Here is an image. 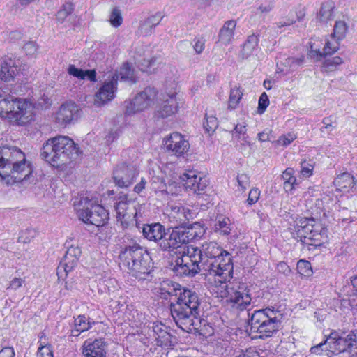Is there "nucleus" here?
Returning <instances> with one entry per match:
<instances>
[{
    "instance_id": "obj_14",
    "label": "nucleus",
    "mask_w": 357,
    "mask_h": 357,
    "mask_svg": "<svg viewBox=\"0 0 357 357\" xmlns=\"http://www.w3.org/2000/svg\"><path fill=\"white\" fill-rule=\"evenodd\" d=\"M137 175V170L134 165L121 163L114 169L113 179L118 187L128 188L135 181Z\"/></svg>"
},
{
    "instance_id": "obj_48",
    "label": "nucleus",
    "mask_w": 357,
    "mask_h": 357,
    "mask_svg": "<svg viewBox=\"0 0 357 357\" xmlns=\"http://www.w3.org/2000/svg\"><path fill=\"white\" fill-rule=\"evenodd\" d=\"M314 169L313 165L310 162V161L307 162L306 160H303L301 162V174L305 177H309L312 174V171Z\"/></svg>"
},
{
    "instance_id": "obj_2",
    "label": "nucleus",
    "mask_w": 357,
    "mask_h": 357,
    "mask_svg": "<svg viewBox=\"0 0 357 357\" xmlns=\"http://www.w3.org/2000/svg\"><path fill=\"white\" fill-rule=\"evenodd\" d=\"M201 304L198 294L184 288L179 292L176 303L169 305L172 319L176 326L183 331L204 337L210 336L213 331L208 321L199 315Z\"/></svg>"
},
{
    "instance_id": "obj_39",
    "label": "nucleus",
    "mask_w": 357,
    "mask_h": 357,
    "mask_svg": "<svg viewBox=\"0 0 357 357\" xmlns=\"http://www.w3.org/2000/svg\"><path fill=\"white\" fill-rule=\"evenodd\" d=\"M243 96V91L239 87L235 86L230 91L229 108L235 109L239 103Z\"/></svg>"
},
{
    "instance_id": "obj_47",
    "label": "nucleus",
    "mask_w": 357,
    "mask_h": 357,
    "mask_svg": "<svg viewBox=\"0 0 357 357\" xmlns=\"http://www.w3.org/2000/svg\"><path fill=\"white\" fill-rule=\"evenodd\" d=\"M349 342L352 343L351 347H349V354L357 357V330L352 331L349 333Z\"/></svg>"
},
{
    "instance_id": "obj_56",
    "label": "nucleus",
    "mask_w": 357,
    "mask_h": 357,
    "mask_svg": "<svg viewBox=\"0 0 357 357\" xmlns=\"http://www.w3.org/2000/svg\"><path fill=\"white\" fill-rule=\"evenodd\" d=\"M68 73L69 75H73L80 79H83L84 70L80 68H76L74 65H70L68 68Z\"/></svg>"
},
{
    "instance_id": "obj_35",
    "label": "nucleus",
    "mask_w": 357,
    "mask_h": 357,
    "mask_svg": "<svg viewBox=\"0 0 357 357\" xmlns=\"http://www.w3.org/2000/svg\"><path fill=\"white\" fill-rule=\"evenodd\" d=\"M347 30L348 26L344 21H336L332 36L336 38L337 40H342L345 37Z\"/></svg>"
},
{
    "instance_id": "obj_24",
    "label": "nucleus",
    "mask_w": 357,
    "mask_h": 357,
    "mask_svg": "<svg viewBox=\"0 0 357 357\" xmlns=\"http://www.w3.org/2000/svg\"><path fill=\"white\" fill-rule=\"evenodd\" d=\"M168 215L176 224H185L190 213L181 204H168L166 207Z\"/></svg>"
},
{
    "instance_id": "obj_51",
    "label": "nucleus",
    "mask_w": 357,
    "mask_h": 357,
    "mask_svg": "<svg viewBox=\"0 0 357 357\" xmlns=\"http://www.w3.org/2000/svg\"><path fill=\"white\" fill-rule=\"evenodd\" d=\"M328 344L326 342V340L324 342H322L314 347H312L310 349L311 354H314L317 355H319L322 354L324 351H326V354L328 353Z\"/></svg>"
},
{
    "instance_id": "obj_13",
    "label": "nucleus",
    "mask_w": 357,
    "mask_h": 357,
    "mask_svg": "<svg viewBox=\"0 0 357 357\" xmlns=\"http://www.w3.org/2000/svg\"><path fill=\"white\" fill-rule=\"evenodd\" d=\"M157 93L154 87H146L143 91L139 93L131 102L128 103L126 106V114L132 115L150 107L154 102Z\"/></svg>"
},
{
    "instance_id": "obj_25",
    "label": "nucleus",
    "mask_w": 357,
    "mask_h": 357,
    "mask_svg": "<svg viewBox=\"0 0 357 357\" xmlns=\"http://www.w3.org/2000/svg\"><path fill=\"white\" fill-rule=\"evenodd\" d=\"M20 69L10 58H6L1 64L0 77L5 82L13 81Z\"/></svg>"
},
{
    "instance_id": "obj_20",
    "label": "nucleus",
    "mask_w": 357,
    "mask_h": 357,
    "mask_svg": "<svg viewBox=\"0 0 357 357\" xmlns=\"http://www.w3.org/2000/svg\"><path fill=\"white\" fill-rule=\"evenodd\" d=\"M78 115V106L73 102H68L60 107L56 114V121L60 125H65L76 120Z\"/></svg>"
},
{
    "instance_id": "obj_44",
    "label": "nucleus",
    "mask_w": 357,
    "mask_h": 357,
    "mask_svg": "<svg viewBox=\"0 0 357 357\" xmlns=\"http://www.w3.org/2000/svg\"><path fill=\"white\" fill-rule=\"evenodd\" d=\"M206 122L203 124L205 130L207 132H214L218 126L217 118L213 115L207 116L206 114Z\"/></svg>"
},
{
    "instance_id": "obj_6",
    "label": "nucleus",
    "mask_w": 357,
    "mask_h": 357,
    "mask_svg": "<svg viewBox=\"0 0 357 357\" xmlns=\"http://www.w3.org/2000/svg\"><path fill=\"white\" fill-rule=\"evenodd\" d=\"M34 105L26 99L10 95L4 98L0 95V115L6 116L10 122L24 126L33 120Z\"/></svg>"
},
{
    "instance_id": "obj_9",
    "label": "nucleus",
    "mask_w": 357,
    "mask_h": 357,
    "mask_svg": "<svg viewBox=\"0 0 357 357\" xmlns=\"http://www.w3.org/2000/svg\"><path fill=\"white\" fill-rule=\"evenodd\" d=\"M204 229L199 223L195 222L190 227H175L168 228L166 241L163 243V251H172L188 244L190 241L202 237Z\"/></svg>"
},
{
    "instance_id": "obj_8",
    "label": "nucleus",
    "mask_w": 357,
    "mask_h": 357,
    "mask_svg": "<svg viewBox=\"0 0 357 357\" xmlns=\"http://www.w3.org/2000/svg\"><path fill=\"white\" fill-rule=\"evenodd\" d=\"M280 316L279 312L269 307L255 310L252 314L248 312L250 331L259 333L260 338L271 337L279 331Z\"/></svg>"
},
{
    "instance_id": "obj_50",
    "label": "nucleus",
    "mask_w": 357,
    "mask_h": 357,
    "mask_svg": "<svg viewBox=\"0 0 357 357\" xmlns=\"http://www.w3.org/2000/svg\"><path fill=\"white\" fill-rule=\"evenodd\" d=\"M162 19V16L160 13H156L154 15H151L147 19L144 20V26H151L153 28H155L159 23L160 22L161 20Z\"/></svg>"
},
{
    "instance_id": "obj_31",
    "label": "nucleus",
    "mask_w": 357,
    "mask_h": 357,
    "mask_svg": "<svg viewBox=\"0 0 357 357\" xmlns=\"http://www.w3.org/2000/svg\"><path fill=\"white\" fill-rule=\"evenodd\" d=\"M335 3L332 1H328L322 3L318 17L320 21L327 22L334 18Z\"/></svg>"
},
{
    "instance_id": "obj_33",
    "label": "nucleus",
    "mask_w": 357,
    "mask_h": 357,
    "mask_svg": "<svg viewBox=\"0 0 357 357\" xmlns=\"http://www.w3.org/2000/svg\"><path fill=\"white\" fill-rule=\"evenodd\" d=\"M167 295L168 299L169 300V305L174 304L177 301V298H178L179 292L181 293L182 289H184L185 287H182L181 284L175 282H169L167 284Z\"/></svg>"
},
{
    "instance_id": "obj_62",
    "label": "nucleus",
    "mask_w": 357,
    "mask_h": 357,
    "mask_svg": "<svg viewBox=\"0 0 357 357\" xmlns=\"http://www.w3.org/2000/svg\"><path fill=\"white\" fill-rule=\"evenodd\" d=\"M273 8L274 3L273 1H269L265 4H261L258 9L261 13H268L273 9Z\"/></svg>"
},
{
    "instance_id": "obj_42",
    "label": "nucleus",
    "mask_w": 357,
    "mask_h": 357,
    "mask_svg": "<svg viewBox=\"0 0 357 357\" xmlns=\"http://www.w3.org/2000/svg\"><path fill=\"white\" fill-rule=\"evenodd\" d=\"M36 236V231L33 229H26L22 231L18 237V242L23 243H30Z\"/></svg>"
},
{
    "instance_id": "obj_55",
    "label": "nucleus",
    "mask_w": 357,
    "mask_h": 357,
    "mask_svg": "<svg viewBox=\"0 0 357 357\" xmlns=\"http://www.w3.org/2000/svg\"><path fill=\"white\" fill-rule=\"evenodd\" d=\"M259 190L257 188H253L250 190L248 195V198L247 199V203L249 205H252L256 203L259 197Z\"/></svg>"
},
{
    "instance_id": "obj_11",
    "label": "nucleus",
    "mask_w": 357,
    "mask_h": 357,
    "mask_svg": "<svg viewBox=\"0 0 357 357\" xmlns=\"http://www.w3.org/2000/svg\"><path fill=\"white\" fill-rule=\"evenodd\" d=\"M194 252L190 246H188L187 250L180 252L172 263V271L177 276L193 277L203 270L197 260L198 255Z\"/></svg>"
},
{
    "instance_id": "obj_17",
    "label": "nucleus",
    "mask_w": 357,
    "mask_h": 357,
    "mask_svg": "<svg viewBox=\"0 0 357 357\" xmlns=\"http://www.w3.org/2000/svg\"><path fill=\"white\" fill-rule=\"evenodd\" d=\"M164 146L172 155L179 157L188 151L190 144L182 135L173 132L164 139Z\"/></svg>"
},
{
    "instance_id": "obj_41",
    "label": "nucleus",
    "mask_w": 357,
    "mask_h": 357,
    "mask_svg": "<svg viewBox=\"0 0 357 357\" xmlns=\"http://www.w3.org/2000/svg\"><path fill=\"white\" fill-rule=\"evenodd\" d=\"M134 70L132 69L131 66L128 63H125L121 67L119 75H116V77L119 76L121 79L124 80H132L134 76Z\"/></svg>"
},
{
    "instance_id": "obj_58",
    "label": "nucleus",
    "mask_w": 357,
    "mask_h": 357,
    "mask_svg": "<svg viewBox=\"0 0 357 357\" xmlns=\"http://www.w3.org/2000/svg\"><path fill=\"white\" fill-rule=\"evenodd\" d=\"M24 282V280L20 278H13L9 284V286L7 287V289H13L16 290L20 288L22 284Z\"/></svg>"
},
{
    "instance_id": "obj_63",
    "label": "nucleus",
    "mask_w": 357,
    "mask_h": 357,
    "mask_svg": "<svg viewBox=\"0 0 357 357\" xmlns=\"http://www.w3.org/2000/svg\"><path fill=\"white\" fill-rule=\"evenodd\" d=\"M0 357H15V351L13 347H4L0 351Z\"/></svg>"
},
{
    "instance_id": "obj_46",
    "label": "nucleus",
    "mask_w": 357,
    "mask_h": 357,
    "mask_svg": "<svg viewBox=\"0 0 357 357\" xmlns=\"http://www.w3.org/2000/svg\"><path fill=\"white\" fill-rule=\"evenodd\" d=\"M296 22L294 17V13L290 12L287 16L282 17L280 20L275 23L277 28L280 29L284 26H291Z\"/></svg>"
},
{
    "instance_id": "obj_3",
    "label": "nucleus",
    "mask_w": 357,
    "mask_h": 357,
    "mask_svg": "<svg viewBox=\"0 0 357 357\" xmlns=\"http://www.w3.org/2000/svg\"><path fill=\"white\" fill-rule=\"evenodd\" d=\"M121 245L119 257L121 264L132 276L145 280L152 270L151 258L147 251L136 240L125 236Z\"/></svg>"
},
{
    "instance_id": "obj_40",
    "label": "nucleus",
    "mask_w": 357,
    "mask_h": 357,
    "mask_svg": "<svg viewBox=\"0 0 357 357\" xmlns=\"http://www.w3.org/2000/svg\"><path fill=\"white\" fill-rule=\"evenodd\" d=\"M298 272L303 276L309 277L312 274L311 264L306 260H299L297 263Z\"/></svg>"
},
{
    "instance_id": "obj_29",
    "label": "nucleus",
    "mask_w": 357,
    "mask_h": 357,
    "mask_svg": "<svg viewBox=\"0 0 357 357\" xmlns=\"http://www.w3.org/2000/svg\"><path fill=\"white\" fill-rule=\"evenodd\" d=\"M232 229L231 221L227 217L219 216L216 218L214 225V231L223 236H228Z\"/></svg>"
},
{
    "instance_id": "obj_12",
    "label": "nucleus",
    "mask_w": 357,
    "mask_h": 357,
    "mask_svg": "<svg viewBox=\"0 0 357 357\" xmlns=\"http://www.w3.org/2000/svg\"><path fill=\"white\" fill-rule=\"evenodd\" d=\"M114 208L116 218L121 220L122 225L128 227L130 224H137V218L140 215L142 206L135 199L128 198V195H123L115 203Z\"/></svg>"
},
{
    "instance_id": "obj_5",
    "label": "nucleus",
    "mask_w": 357,
    "mask_h": 357,
    "mask_svg": "<svg viewBox=\"0 0 357 357\" xmlns=\"http://www.w3.org/2000/svg\"><path fill=\"white\" fill-rule=\"evenodd\" d=\"M32 174L30 162L17 146H0V176L10 177L14 182L27 180Z\"/></svg>"
},
{
    "instance_id": "obj_16",
    "label": "nucleus",
    "mask_w": 357,
    "mask_h": 357,
    "mask_svg": "<svg viewBox=\"0 0 357 357\" xmlns=\"http://www.w3.org/2000/svg\"><path fill=\"white\" fill-rule=\"evenodd\" d=\"M144 236L150 241L156 243L158 248L163 251V243L166 241L167 229L159 222L144 225L142 227Z\"/></svg>"
},
{
    "instance_id": "obj_45",
    "label": "nucleus",
    "mask_w": 357,
    "mask_h": 357,
    "mask_svg": "<svg viewBox=\"0 0 357 357\" xmlns=\"http://www.w3.org/2000/svg\"><path fill=\"white\" fill-rule=\"evenodd\" d=\"M122 21L121 11L116 8H114L109 18L111 24L114 27H118L122 24Z\"/></svg>"
},
{
    "instance_id": "obj_38",
    "label": "nucleus",
    "mask_w": 357,
    "mask_h": 357,
    "mask_svg": "<svg viewBox=\"0 0 357 357\" xmlns=\"http://www.w3.org/2000/svg\"><path fill=\"white\" fill-rule=\"evenodd\" d=\"M74 10V6L72 3L67 2L64 3L61 8L56 13V20L59 23H63L65 20L69 16Z\"/></svg>"
},
{
    "instance_id": "obj_18",
    "label": "nucleus",
    "mask_w": 357,
    "mask_h": 357,
    "mask_svg": "<svg viewBox=\"0 0 357 357\" xmlns=\"http://www.w3.org/2000/svg\"><path fill=\"white\" fill-rule=\"evenodd\" d=\"M180 178L187 190L194 193L202 194L208 185V180L205 176L197 174L195 171L183 174Z\"/></svg>"
},
{
    "instance_id": "obj_52",
    "label": "nucleus",
    "mask_w": 357,
    "mask_h": 357,
    "mask_svg": "<svg viewBox=\"0 0 357 357\" xmlns=\"http://www.w3.org/2000/svg\"><path fill=\"white\" fill-rule=\"evenodd\" d=\"M342 63V59L340 56H335L332 59H326L324 62V66L328 70H332L333 68L337 66Z\"/></svg>"
},
{
    "instance_id": "obj_32",
    "label": "nucleus",
    "mask_w": 357,
    "mask_h": 357,
    "mask_svg": "<svg viewBox=\"0 0 357 357\" xmlns=\"http://www.w3.org/2000/svg\"><path fill=\"white\" fill-rule=\"evenodd\" d=\"M160 65V63L158 61L156 58H152L151 59H144L137 63L140 70L149 74L155 73Z\"/></svg>"
},
{
    "instance_id": "obj_36",
    "label": "nucleus",
    "mask_w": 357,
    "mask_h": 357,
    "mask_svg": "<svg viewBox=\"0 0 357 357\" xmlns=\"http://www.w3.org/2000/svg\"><path fill=\"white\" fill-rule=\"evenodd\" d=\"M338 49L339 43L337 40H334L333 42L327 40L325 43L323 51L320 52L319 50H316V53L319 57H325L327 55H331L335 53L338 50Z\"/></svg>"
},
{
    "instance_id": "obj_22",
    "label": "nucleus",
    "mask_w": 357,
    "mask_h": 357,
    "mask_svg": "<svg viewBox=\"0 0 357 357\" xmlns=\"http://www.w3.org/2000/svg\"><path fill=\"white\" fill-rule=\"evenodd\" d=\"M117 88V78L113 77L112 80L105 82L95 95V105L100 106L112 100L115 96Z\"/></svg>"
},
{
    "instance_id": "obj_61",
    "label": "nucleus",
    "mask_w": 357,
    "mask_h": 357,
    "mask_svg": "<svg viewBox=\"0 0 357 357\" xmlns=\"http://www.w3.org/2000/svg\"><path fill=\"white\" fill-rule=\"evenodd\" d=\"M322 123L324 125V126L320 128L321 132H324L325 130H330V131H331L333 129V127L332 126L331 117L324 118L322 120Z\"/></svg>"
},
{
    "instance_id": "obj_30",
    "label": "nucleus",
    "mask_w": 357,
    "mask_h": 357,
    "mask_svg": "<svg viewBox=\"0 0 357 357\" xmlns=\"http://www.w3.org/2000/svg\"><path fill=\"white\" fill-rule=\"evenodd\" d=\"M294 171L292 168H287L282 174L284 180V189L287 192L293 193L296 186L298 185L296 178L294 176Z\"/></svg>"
},
{
    "instance_id": "obj_4",
    "label": "nucleus",
    "mask_w": 357,
    "mask_h": 357,
    "mask_svg": "<svg viewBox=\"0 0 357 357\" xmlns=\"http://www.w3.org/2000/svg\"><path fill=\"white\" fill-rule=\"evenodd\" d=\"M40 158L54 167H60L76 160L81 151L67 136H56L45 141L40 149Z\"/></svg>"
},
{
    "instance_id": "obj_49",
    "label": "nucleus",
    "mask_w": 357,
    "mask_h": 357,
    "mask_svg": "<svg viewBox=\"0 0 357 357\" xmlns=\"http://www.w3.org/2000/svg\"><path fill=\"white\" fill-rule=\"evenodd\" d=\"M269 105V99L267 96V94L264 92L261 93V95L259 97V102H258V113L261 114H263L266 107Z\"/></svg>"
},
{
    "instance_id": "obj_1",
    "label": "nucleus",
    "mask_w": 357,
    "mask_h": 357,
    "mask_svg": "<svg viewBox=\"0 0 357 357\" xmlns=\"http://www.w3.org/2000/svg\"><path fill=\"white\" fill-rule=\"evenodd\" d=\"M198 255L202 269L215 279V285L220 288V296L226 298L233 308L243 310L251 303L250 287L232 278L234 266L230 254L222 250L215 242H206L200 248L190 246Z\"/></svg>"
},
{
    "instance_id": "obj_37",
    "label": "nucleus",
    "mask_w": 357,
    "mask_h": 357,
    "mask_svg": "<svg viewBox=\"0 0 357 357\" xmlns=\"http://www.w3.org/2000/svg\"><path fill=\"white\" fill-rule=\"evenodd\" d=\"M95 322H90L85 315H79L74 320V326L78 328L79 332H85L89 330Z\"/></svg>"
},
{
    "instance_id": "obj_10",
    "label": "nucleus",
    "mask_w": 357,
    "mask_h": 357,
    "mask_svg": "<svg viewBox=\"0 0 357 357\" xmlns=\"http://www.w3.org/2000/svg\"><path fill=\"white\" fill-rule=\"evenodd\" d=\"M79 206L82 208H77V215L84 223L102 227L107 222L109 213L102 205L84 198L80 200Z\"/></svg>"
},
{
    "instance_id": "obj_34",
    "label": "nucleus",
    "mask_w": 357,
    "mask_h": 357,
    "mask_svg": "<svg viewBox=\"0 0 357 357\" xmlns=\"http://www.w3.org/2000/svg\"><path fill=\"white\" fill-rule=\"evenodd\" d=\"M153 331L157 335L155 339L158 342H160L162 344L169 340L170 337L169 333L167 331V327L162 324H154L153 326Z\"/></svg>"
},
{
    "instance_id": "obj_23",
    "label": "nucleus",
    "mask_w": 357,
    "mask_h": 357,
    "mask_svg": "<svg viewBox=\"0 0 357 357\" xmlns=\"http://www.w3.org/2000/svg\"><path fill=\"white\" fill-rule=\"evenodd\" d=\"M82 354L84 357H105L107 344L102 339H96L92 342L86 341L83 345Z\"/></svg>"
},
{
    "instance_id": "obj_60",
    "label": "nucleus",
    "mask_w": 357,
    "mask_h": 357,
    "mask_svg": "<svg viewBox=\"0 0 357 357\" xmlns=\"http://www.w3.org/2000/svg\"><path fill=\"white\" fill-rule=\"evenodd\" d=\"M205 40L204 38H198L195 41L193 48L197 54H200L204 49Z\"/></svg>"
},
{
    "instance_id": "obj_27",
    "label": "nucleus",
    "mask_w": 357,
    "mask_h": 357,
    "mask_svg": "<svg viewBox=\"0 0 357 357\" xmlns=\"http://www.w3.org/2000/svg\"><path fill=\"white\" fill-rule=\"evenodd\" d=\"M236 26L235 20H228L225 22L218 34V42L227 45L234 38V30Z\"/></svg>"
},
{
    "instance_id": "obj_43",
    "label": "nucleus",
    "mask_w": 357,
    "mask_h": 357,
    "mask_svg": "<svg viewBox=\"0 0 357 357\" xmlns=\"http://www.w3.org/2000/svg\"><path fill=\"white\" fill-rule=\"evenodd\" d=\"M151 188L155 191L163 192L167 190L164 179L158 176H153L151 178Z\"/></svg>"
},
{
    "instance_id": "obj_19",
    "label": "nucleus",
    "mask_w": 357,
    "mask_h": 357,
    "mask_svg": "<svg viewBox=\"0 0 357 357\" xmlns=\"http://www.w3.org/2000/svg\"><path fill=\"white\" fill-rule=\"evenodd\" d=\"M81 250L78 247L71 246L66 252V255L57 268V275L59 279L63 277V273L66 276L68 273L77 266Z\"/></svg>"
},
{
    "instance_id": "obj_21",
    "label": "nucleus",
    "mask_w": 357,
    "mask_h": 357,
    "mask_svg": "<svg viewBox=\"0 0 357 357\" xmlns=\"http://www.w3.org/2000/svg\"><path fill=\"white\" fill-rule=\"evenodd\" d=\"M176 93L162 96L160 105L157 107L155 116L157 119L168 117L177 111L178 103L176 99Z\"/></svg>"
},
{
    "instance_id": "obj_28",
    "label": "nucleus",
    "mask_w": 357,
    "mask_h": 357,
    "mask_svg": "<svg viewBox=\"0 0 357 357\" xmlns=\"http://www.w3.org/2000/svg\"><path fill=\"white\" fill-rule=\"evenodd\" d=\"M259 41V39L257 35L252 34L248 37L241 52L242 59H248L257 50Z\"/></svg>"
},
{
    "instance_id": "obj_59",
    "label": "nucleus",
    "mask_w": 357,
    "mask_h": 357,
    "mask_svg": "<svg viewBox=\"0 0 357 357\" xmlns=\"http://www.w3.org/2000/svg\"><path fill=\"white\" fill-rule=\"evenodd\" d=\"M296 137L294 135L289 134L287 136H282L278 139V142L282 146H287L290 144L294 139Z\"/></svg>"
},
{
    "instance_id": "obj_15",
    "label": "nucleus",
    "mask_w": 357,
    "mask_h": 357,
    "mask_svg": "<svg viewBox=\"0 0 357 357\" xmlns=\"http://www.w3.org/2000/svg\"><path fill=\"white\" fill-rule=\"evenodd\" d=\"M326 342L328 344L327 356L331 357L335 353L347 352L349 354V346L351 347L352 343L349 342V333L345 336L340 335L335 331H333L326 339Z\"/></svg>"
},
{
    "instance_id": "obj_53",
    "label": "nucleus",
    "mask_w": 357,
    "mask_h": 357,
    "mask_svg": "<svg viewBox=\"0 0 357 357\" xmlns=\"http://www.w3.org/2000/svg\"><path fill=\"white\" fill-rule=\"evenodd\" d=\"M237 181L238 185L243 189L245 190L250 185V177L246 174H241L237 176Z\"/></svg>"
},
{
    "instance_id": "obj_26",
    "label": "nucleus",
    "mask_w": 357,
    "mask_h": 357,
    "mask_svg": "<svg viewBox=\"0 0 357 357\" xmlns=\"http://www.w3.org/2000/svg\"><path fill=\"white\" fill-rule=\"evenodd\" d=\"M356 182L353 176L349 173L344 172L338 175L333 183L337 190L344 192H348L355 187Z\"/></svg>"
},
{
    "instance_id": "obj_64",
    "label": "nucleus",
    "mask_w": 357,
    "mask_h": 357,
    "mask_svg": "<svg viewBox=\"0 0 357 357\" xmlns=\"http://www.w3.org/2000/svg\"><path fill=\"white\" fill-rule=\"evenodd\" d=\"M278 270L279 272L282 273L283 274L288 275L291 273V268L285 262H280L278 264Z\"/></svg>"
},
{
    "instance_id": "obj_54",
    "label": "nucleus",
    "mask_w": 357,
    "mask_h": 357,
    "mask_svg": "<svg viewBox=\"0 0 357 357\" xmlns=\"http://www.w3.org/2000/svg\"><path fill=\"white\" fill-rule=\"evenodd\" d=\"M264 353V351H261L260 354L255 349L250 348L246 349L245 351L241 352L237 357H267V356H264L261 355Z\"/></svg>"
},
{
    "instance_id": "obj_7",
    "label": "nucleus",
    "mask_w": 357,
    "mask_h": 357,
    "mask_svg": "<svg viewBox=\"0 0 357 357\" xmlns=\"http://www.w3.org/2000/svg\"><path fill=\"white\" fill-rule=\"evenodd\" d=\"M293 236L303 245L318 247L328 241L327 229L314 218H301L296 222Z\"/></svg>"
},
{
    "instance_id": "obj_57",
    "label": "nucleus",
    "mask_w": 357,
    "mask_h": 357,
    "mask_svg": "<svg viewBox=\"0 0 357 357\" xmlns=\"http://www.w3.org/2000/svg\"><path fill=\"white\" fill-rule=\"evenodd\" d=\"M38 49V46L35 42L29 41L24 46V50L27 55H33Z\"/></svg>"
}]
</instances>
